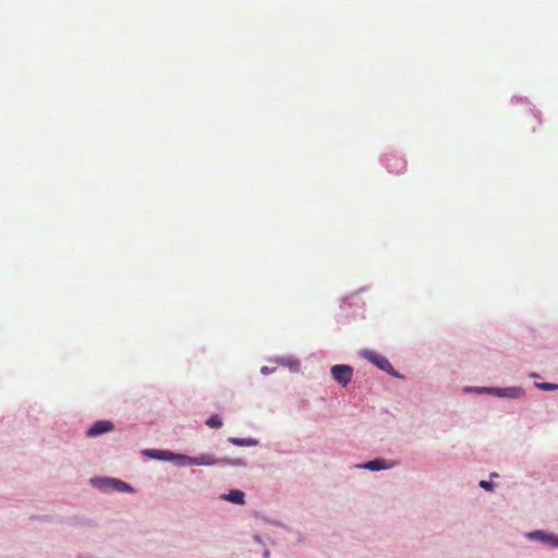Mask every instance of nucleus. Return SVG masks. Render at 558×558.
Here are the masks:
<instances>
[{
	"instance_id": "21",
	"label": "nucleus",
	"mask_w": 558,
	"mask_h": 558,
	"mask_svg": "<svg viewBox=\"0 0 558 558\" xmlns=\"http://www.w3.org/2000/svg\"><path fill=\"white\" fill-rule=\"evenodd\" d=\"M253 539L255 543L257 544H263V538L259 536V535H254L253 536Z\"/></svg>"
},
{
	"instance_id": "23",
	"label": "nucleus",
	"mask_w": 558,
	"mask_h": 558,
	"mask_svg": "<svg viewBox=\"0 0 558 558\" xmlns=\"http://www.w3.org/2000/svg\"><path fill=\"white\" fill-rule=\"evenodd\" d=\"M511 101H512V102H514V101H527V99H526V98H523V97H512V100H511Z\"/></svg>"
},
{
	"instance_id": "9",
	"label": "nucleus",
	"mask_w": 558,
	"mask_h": 558,
	"mask_svg": "<svg viewBox=\"0 0 558 558\" xmlns=\"http://www.w3.org/2000/svg\"><path fill=\"white\" fill-rule=\"evenodd\" d=\"M144 454L151 459L160 460V461H171L172 451L170 450H161V449H145Z\"/></svg>"
},
{
	"instance_id": "18",
	"label": "nucleus",
	"mask_w": 558,
	"mask_h": 558,
	"mask_svg": "<svg viewBox=\"0 0 558 558\" xmlns=\"http://www.w3.org/2000/svg\"><path fill=\"white\" fill-rule=\"evenodd\" d=\"M535 387L543 391L558 390V384H555V383H535Z\"/></svg>"
},
{
	"instance_id": "26",
	"label": "nucleus",
	"mask_w": 558,
	"mask_h": 558,
	"mask_svg": "<svg viewBox=\"0 0 558 558\" xmlns=\"http://www.w3.org/2000/svg\"><path fill=\"white\" fill-rule=\"evenodd\" d=\"M530 376H531L532 378L539 377V375H538V374H536V373H532Z\"/></svg>"
},
{
	"instance_id": "8",
	"label": "nucleus",
	"mask_w": 558,
	"mask_h": 558,
	"mask_svg": "<svg viewBox=\"0 0 558 558\" xmlns=\"http://www.w3.org/2000/svg\"><path fill=\"white\" fill-rule=\"evenodd\" d=\"M219 460L220 459H217L213 454H209V453H201L198 456L192 457L193 465H203V466L219 465Z\"/></svg>"
},
{
	"instance_id": "27",
	"label": "nucleus",
	"mask_w": 558,
	"mask_h": 558,
	"mask_svg": "<svg viewBox=\"0 0 558 558\" xmlns=\"http://www.w3.org/2000/svg\"><path fill=\"white\" fill-rule=\"evenodd\" d=\"M490 476H492V477H497V476H498V474H497V473H492V474H490Z\"/></svg>"
},
{
	"instance_id": "7",
	"label": "nucleus",
	"mask_w": 558,
	"mask_h": 558,
	"mask_svg": "<svg viewBox=\"0 0 558 558\" xmlns=\"http://www.w3.org/2000/svg\"><path fill=\"white\" fill-rule=\"evenodd\" d=\"M384 162L387 170L391 173H401L407 166L405 160L399 156H388Z\"/></svg>"
},
{
	"instance_id": "13",
	"label": "nucleus",
	"mask_w": 558,
	"mask_h": 558,
	"mask_svg": "<svg viewBox=\"0 0 558 558\" xmlns=\"http://www.w3.org/2000/svg\"><path fill=\"white\" fill-rule=\"evenodd\" d=\"M111 492L133 493L134 487L119 478L111 477Z\"/></svg>"
},
{
	"instance_id": "24",
	"label": "nucleus",
	"mask_w": 558,
	"mask_h": 558,
	"mask_svg": "<svg viewBox=\"0 0 558 558\" xmlns=\"http://www.w3.org/2000/svg\"><path fill=\"white\" fill-rule=\"evenodd\" d=\"M262 374H269L271 371L267 366H263L260 369Z\"/></svg>"
},
{
	"instance_id": "16",
	"label": "nucleus",
	"mask_w": 558,
	"mask_h": 558,
	"mask_svg": "<svg viewBox=\"0 0 558 558\" xmlns=\"http://www.w3.org/2000/svg\"><path fill=\"white\" fill-rule=\"evenodd\" d=\"M222 418L218 414H213L206 420V425H208L211 428L218 429L222 426Z\"/></svg>"
},
{
	"instance_id": "5",
	"label": "nucleus",
	"mask_w": 558,
	"mask_h": 558,
	"mask_svg": "<svg viewBox=\"0 0 558 558\" xmlns=\"http://www.w3.org/2000/svg\"><path fill=\"white\" fill-rule=\"evenodd\" d=\"M525 391L521 387H506L498 388L494 387L493 396L498 398H508V399H520L523 398Z\"/></svg>"
},
{
	"instance_id": "20",
	"label": "nucleus",
	"mask_w": 558,
	"mask_h": 558,
	"mask_svg": "<svg viewBox=\"0 0 558 558\" xmlns=\"http://www.w3.org/2000/svg\"><path fill=\"white\" fill-rule=\"evenodd\" d=\"M478 486L486 492H494L495 489V485L493 484L492 481L482 480L480 481Z\"/></svg>"
},
{
	"instance_id": "19",
	"label": "nucleus",
	"mask_w": 558,
	"mask_h": 558,
	"mask_svg": "<svg viewBox=\"0 0 558 558\" xmlns=\"http://www.w3.org/2000/svg\"><path fill=\"white\" fill-rule=\"evenodd\" d=\"M468 391L493 396L494 387H468Z\"/></svg>"
},
{
	"instance_id": "10",
	"label": "nucleus",
	"mask_w": 558,
	"mask_h": 558,
	"mask_svg": "<svg viewBox=\"0 0 558 558\" xmlns=\"http://www.w3.org/2000/svg\"><path fill=\"white\" fill-rule=\"evenodd\" d=\"M221 498L235 505L245 504V494L240 489H232L229 493L223 494Z\"/></svg>"
},
{
	"instance_id": "12",
	"label": "nucleus",
	"mask_w": 558,
	"mask_h": 558,
	"mask_svg": "<svg viewBox=\"0 0 558 558\" xmlns=\"http://www.w3.org/2000/svg\"><path fill=\"white\" fill-rule=\"evenodd\" d=\"M90 483L102 493L111 492V477L92 478Z\"/></svg>"
},
{
	"instance_id": "2",
	"label": "nucleus",
	"mask_w": 558,
	"mask_h": 558,
	"mask_svg": "<svg viewBox=\"0 0 558 558\" xmlns=\"http://www.w3.org/2000/svg\"><path fill=\"white\" fill-rule=\"evenodd\" d=\"M525 538L547 545L550 548H558V534L546 530H534L525 533Z\"/></svg>"
},
{
	"instance_id": "6",
	"label": "nucleus",
	"mask_w": 558,
	"mask_h": 558,
	"mask_svg": "<svg viewBox=\"0 0 558 558\" xmlns=\"http://www.w3.org/2000/svg\"><path fill=\"white\" fill-rule=\"evenodd\" d=\"M356 468L362 470H368L372 472H377L392 468V463H388L385 459L376 458L362 464H357Z\"/></svg>"
},
{
	"instance_id": "25",
	"label": "nucleus",
	"mask_w": 558,
	"mask_h": 558,
	"mask_svg": "<svg viewBox=\"0 0 558 558\" xmlns=\"http://www.w3.org/2000/svg\"><path fill=\"white\" fill-rule=\"evenodd\" d=\"M263 558H270V550L269 549H265L263 551Z\"/></svg>"
},
{
	"instance_id": "17",
	"label": "nucleus",
	"mask_w": 558,
	"mask_h": 558,
	"mask_svg": "<svg viewBox=\"0 0 558 558\" xmlns=\"http://www.w3.org/2000/svg\"><path fill=\"white\" fill-rule=\"evenodd\" d=\"M281 363L290 367L291 372L296 373L300 369V362L293 357L281 359Z\"/></svg>"
},
{
	"instance_id": "3",
	"label": "nucleus",
	"mask_w": 558,
	"mask_h": 558,
	"mask_svg": "<svg viewBox=\"0 0 558 558\" xmlns=\"http://www.w3.org/2000/svg\"><path fill=\"white\" fill-rule=\"evenodd\" d=\"M332 378L342 387H347L353 377V368L347 364H336L330 369Z\"/></svg>"
},
{
	"instance_id": "15",
	"label": "nucleus",
	"mask_w": 558,
	"mask_h": 558,
	"mask_svg": "<svg viewBox=\"0 0 558 558\" xmlns=\"http://www.w3.org/2000/svg\"><path fill=\"white\" fill-rule=\"evenodd\" d=\"M219 465H230V466H242V468H246L247 466V461L245 459H242V458H236V459H230V458H221L219 460Z\"/></svg>"
},
{
	"instance_id": "14",
	"label": "nucleus",
	"mask_w": 558,
	"mask_h": 558,
	"mask_svg": "<svg viewBox=\"0 0 558 558\" xmlns=\"http://www.w3.org/2000/svg\"><path fill=\"white\" fill-rule=\"evenodd\" d=\"M171 461L174 462L178 466H190L193 465L192 457L183 453H174L171 454Z\"/></svg>"
},
{
	"instance_id": "22",
	"label": "nucleus",
	"mask_w": 558,
	"mask_h": 558,
	"mask_svg": "<svg viewBox=\"0 0 558 558\" xmlns=\"http://www.w3.org/2000/svg\"><path fill=\"white\" fill-rule=\"evenodd\" d=\"M533 113H534L535 118L537 119L538 123H541V121H542V120H541V111H538V110H533Z\"/></svg>"
},
{
	"instance_id": "4",
	"label": "nucleus",
	"mask_w": 558,
	"mask_h": 558,
	"mask_svg": "<svg viewBox=\"0 0 558 558\" xmlns=\"http://www.w3.org/2000/svg\"><path fill=\"white\" fill-rule=\"evenodd\" d=\"M114 424L110 420H98L85 432L87 437H97L102 434L112 432Z\"/></svg>"
},
{
	"instance_id": "11",
	"label": "nucleus",
	"mask_w": 558,
	"mask_h": 558,
	"mask_svg": "<svg viewBox=\"0 0 558 558\" xmlns=\"http://www.w3.org/2000/svg\"><path fill=\"white\" fill-rule=\"evenodd\" d=\"M228 441L234 446L239 447H254L259 444L257 438L253 437H246V438H240V437H229Z\"/></svg>"
},
{
	"instance_id": "1",
	"label": "nucleus",
	"mask_w": 558,
	"mask_h": 558,
	"mask_svg": "<svg viewBox=\"0 0 558 558\" xmlns=\"http://www.w3.org/2000/svg\"><path fill=\"white\" fill-rule=\"evenodd\" d=\"M359 354L388 375L395 378H403L402 375L395 371L393 366L386 356L369 349H363L359 352Z\"/></svg>"
}]
</instances>
